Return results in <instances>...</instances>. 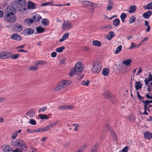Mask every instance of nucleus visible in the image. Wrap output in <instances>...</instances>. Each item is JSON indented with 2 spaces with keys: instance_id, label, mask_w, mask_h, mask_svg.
<instances>
[{
  "instance_id": "49530a36",
  "label": "nucleus",
  "mask_w": 152,
  "mask_h": 152,
  "mask_svg": "<svg viewBox=\"0 0 152 152\" xmlns=\"http://www.w3.org/2000/svg\"><path fill=\"white\" fill-rule=\"evenodd\" d=\"M129 150V147L126 146L124 147L121 151H120L119 152H127Z\"/></svg>"
},
{
  "instance_id": "0eeeda50",
  "label": "nucleus",
  "mask_w": 152,
  "mask_h": 152,
  "mask_svg": "<svg viewBox=\"0 0 152 152\" xmlns=\"http://www.w3.org/2000/svg\"><path fill=\"white\" fill-rule=\"evenodd\" d=\"M103 96L107 99H109L113 104H115L116 102V99L114 96L109 91H105L104 92Z\"/></svg>"
},
{
  "instance_id": "9d476101",
  "label": "nucleus",
  "mask_w": 152,
  "mask_h": 152,
  "mask_svg": "<svg viewBox=\"0 0 152 152\" xmlns=\"http://www.w3.org/2000/svg\"><path fill=\"white\" fill-rule=\"evenodd\" d=\"M34 32L33 29L30 28H27L24 30L23 31V34L25 36H28L32 34Z\"/></svg>"
},
{
  "instance_id": "72a5a7b5",
  "label": "nucleus",
  "mask_w": 152,
  "mask_h": 152,
  "mask_svg": "<svg viewBox=\"0 0 152 152\" xmlns=\"http://www.w3.org/2000/svg\"><path fill=\"white\" fill-rule=\"evenodd\" d=\"M143 8L145 9L151 10H152V4L151 2L146 5H144Z\"/></svg>"
},
{
  "instance_id": "f8f14e48",
  "label": "nucleus",
  "mask_w": 152,
  "mask_h": 152,
  "mask_svg": "<svg viewBox=\"0 0 152 152\" xmlns=\"http://www.w3.org/2000/svg\"><path fill=\"white\" fill-rule=\"evenodd\" d=\"M14 28L18 32L21 31L23 30V26L18 23H16L14 24Z\"/></svg>"
},
{
  "instance_id": "f03ea898",
  "label": "nucleus",
  "mask_w": 152,
  "mask_h": 152,
  "mask_svg": "<svg viewBox=\"0 0 152 152\" xmlns=\"http://www.w3.org/2000/svg\"><path fill=\"white\" fill-rule=\"evenodd\" d=\"M71 83L69 80H64L59 82L55 87L54 90L58 91L69 86Z\"/></svg>"
},
{
  "instance_id": "6e6d98bb",
  "label": "nucleus",
  "mask_w": 152,
  "mask_h": 152,
  "mask_svg": "<svg viewBox=\"0 0 152 152\" xmlns=\"http://www.w3.org/2000/svg\"><path fill=\"white\" fill-rule=\"evenodd\" d=\"M47 107L45 106L40 108L39 110V112L40 113L41 112H43L45 111L47 109Z\"/></svg>"
},
{
  "instance_id": "a19ab883",
  "label": "nucleus",
  "mask_w": 152,
  "mask_h": 152,
  "mask_svg": "<svg viewBox=\"0 0 152 152\" xmlns=\"http://www.w3.org/2000/svg\"><path fill=\"white\" fill-rule=\"evenodd\" d=\"M136 20V18L134 15H132L130 18L129 23L132 24Z\"/></svg>"
},
{
  "instance_id": "6ab92c4d",
  "label": "nucleus",
  "mask_w": 152,
  "mask_h": 152,
  "mask_svg": "<svg viewBox=\"0 0 152 152\" xmlns=\"http://www.w3.org/2000/svg\"><path fill=\"white\" fill-rule=\"evenodd\" d=\"M42 17L40 16L39 14H36L35 16L33 17V19L34 21L37 22L39 21L41 18Z\"/></svg>"
},
{
  "instance_id": "774afa93",
  "label": "nucleus",
  "mask_w": 152,
  "mask_h": 152,
  "mask_svg": "<svg viewBox=\"0 0 152 152\" xmlns=\"http://www.w3.org/2000/svg\"><path fill=\"white\" fill-rule=\"evenodd\" d=\"M66 60V59L65 58H64L62 59L60 61V64H63L64 63Z\"/></svg>"
},
{
  "instance_id": "ddd939ff",
  "label": "nucleus",
  "mask_w": 152,
  "mask_h": 152,
  "mask_svg": "<svg viewBox=\"0 0 152 152\" xmlns=\"http://www.w3.org/2000/svg\"><path fill=\"white\" fill-rule=\"evenodd\" d=\"M82 3L83 7H92L93 4L92 2L87 1H82Z\"/></svg>"
},
{
  "instance_id": "3c124183",
  "label": "nucleus",
  "mask_w": 152,
  "mask_h": 152,
  "mask_svg": "<svg viewBox=\"0 0 152 152\" xmlns=\"http://www.w3.org/2000/svg\"><path fill=\"white\" fill-rule=\"evenodd\" d=\"M51 129V127L48 125L47 126L44 128H42V131H47Z\"/></svg>"
},
{
  "instance_id": "f704fd0d",
  "label": "nucleus",
  "mask_w": 152,
  "mask_h": 152,
  "mask_svg": "<svg viewBox=\"0 0 152 152\" xmlns=\"http://www.w3.org/2000/svg\"><path fill=\"white\" fill-rule=\"evenodd\" d=\"M37 31L38 33H41L45 31V29L41 27H37Z\"/></svg>"
},
{
  "instance_id": "c03bdc74",
  "label": "nucleus",
  "mask_w": 152,
  "mask_h": 152,
  "mask_svg": "<svg viewBox=\"0 0 152 152\" xmlns=\"http://www.w3.org/2000/svg\"><path fill=\"white\" fill-rule=\"evenodd\" d=\"M142 102L147 106L150 103H152V100H146L144 101L143 100H142Z\"/></svg>"
},
{
  "instance_id": "20e7f679",
  "label": "nucleus",
  "mask_w": 152,
  "mask_h": 152,
  "mask_svg": "<svg viewBox=\"0 0 152 152\" xmlns=\"http://www.w3.org/2000/svg\"><path fill=\"white\" fill-rule=\"evenodd\" d=\"M102 68V64L99 61L94 60L93 62V66L91 69L93 72L96 74L99 73Z\"/></svg>"
},
{
  "instance_id": "680f3d73",
  "label": "nucleus",
  "mask_w": 152,
  "mask_h": 152,
  "mask_svg": "<svg viewBox=\"0 0 152 152\" xmlns=\"http://www.w3.org/2000/svg\"><path fill=\"white\" fill-rule=\"evenodd\" d=\"M56 56V53L55 52H53L51 54V56L53 57H55Z\"/></svg>"
},
{
  "instance_id": "f3484780",
  "label": "nucleus",
  "mask_w": 152,
  "mask_h": 152,
  "mask_svg": "<svg viewBox=\"0 0 152 152\" xmlns=\"http://www.w3.org/2000/svg\"><path fill=\"white\" fill-rule=\"evenodd\" d=\"M152 14V12L151 11L148 10L147 12H144L143 14V16L145 19H148L151 16Z\"/></svg>"
},
{
  "instance_id": "a18cd8bd",
  "label": "nucleus",
  "mask_w": 152,
  "mask_h": 152,
  "mask_svg": "<svg viewBox=\"0 0 152 152\" xmlns=\"http://www.w3.org/2000/svg\"><path fill=\"white\" fill-rule=\"evenodd\" d=\"M18 135V132L17 131L15 132H14L12 133V138L13 139H15Z\"/></svg>"
},
{
  "instance_id": "bf43d9fd",
  "label": "nucleus",
  "mask_w": 152,
  "mask_h": 152,
  "mask_svg": "<svg viewBox=\"0 0 152 152\" xmlns=\"http://www.w3.org/2000/svg\"><path fill=\"white\" fill-rule=\"evenodd\" d=\"M6 100V98L4 97H0V103L4 102Z\"/></svg>"
},
{
  "instance_id": "9b49d317",
  "label": "nucleus",
  "mask_w": 152,
  "mask_h": 152,
  "mask_svg": "<svg viewBox=\"0 0 152 152\" xmlns=\"http://www.w3.org/2000/svg\"><path fill=\"white\" fill-rule=\"evenodd\" d=\"M18 145H19L21 148L20 149H19L21 151H26V150L27 148L26 144L22 140H20Z\"/></svg>"
},
{
  "instance_id": "bb28decb",
  "label": "nucleus",
  "mask_w": 152,
  "mask_h": 152,
  "mask_svg": "<svg viewBox=\"0 0 152 152\" xmlns=\"http://www.w3.org/2000/svg\"><path fill=\"white\" fill-rule=\"evenodd\" d=\"M130 9L129 10V13H132L134 12L136 10V6L135 5H131L130 7Z\"/></svg>"
},
{
  "instance_id": "6e6552de",
  "label": "nucleus",
  "mask_w": 152,
  "mask_h": 152,
  "mask_svg": "<svg viewBox=\"0 0 152 152\" xmlns=\"http://www.w3.org/2000/svg\"><path fill=\"white\" fill-rule=\"evenodd\" d=\"M72 26V25L70 21L64 20L62 26V28L63 30H67L71 29Z\"/></svg>"
},
{
  "instance_id": "aec40b11",
  "label": "nucleus",
  "mask_w": 152,
  "mask_h": 152,
  "mask_svg": "<svg viewBox=\"0 0 152 152\" xmlns=\"http://www.w3.org/2000/svg\"><path fill=\"white\" fill-rule=\"evenodd\" d=\"M16 2L21 6H25L26 4L25 0H16Z\"/></svg>"
},
{
  "instance_id": "b1692460",
  "label": "nucleus",
  "mask_w": 152,
  "mask_h": 152,
  "mask_svg": "<svg viewBox=\"0 0 152 152\" xmlns=\"http://www.w3.org/2000/svg\"><path fill=\"white\" fill-rule=\"evenodd\" d=\"M136 85H135V88L136 90L140 89L142 86V84H141V82L140 81L135 82Z\"/></svg>"
},
{
  "instance_id": "338daca9",
  "label": "nucleus",
  "mask_w": 152,
  "mask_h": 152,
  "mask_svg": "<svg viewBox=\"0 0 152 152\" xmlns=\"http://www.w3.org/2000/svg\"><path fill=\"white\" fill-rule=\"evenodd\" d=\"M148 39V37H145L142 41L141 43H143L145 41H147Z\"/></svg>"
},
{
  "instance_id": "cd10ccee",
  "label": "nucleus",
  "mask_w": 152,
  "mask_h": 152,
  "mask_svg": "<svg viewBox=\"0 0 152 152\" xmlns=\"http://www.w3.org/2000/svg\"><path fill=\"white\" fill-rule=\"evenodd\" d=\"M114 36V33L112 31L109 32L108 35L107 36V38L108 40H111Z\"/></svg>"
},
{
  "instance_id": "2f4dec72",
  "label": "nucleus",
  "mask_w": 152,
  "mask_h": 152,
  "mask_svg": "<svg viewBox=\"0 0 152 152\" xmlns=\"http://www.w3.org/2000/svg\"><path fill=\"white\" fill-rule=\"evenodd\" d=\"M38 117L42 119H48L49 118V116L46 114H40Z\"/></svg>"
},
{
  "instance_id": "412c9836",
  "label": "nucleus",
  "mask_w": 152,
  "mask_h": 152,
  "mask_svg": "<svg viewBox=\"0 0 152 152\" xmlns=\"http://www.w3.org/2000/svg\"><path fill=\"white\" fill-rule=\"evenodd\" d=\"M98 147V143H95L91 148L90 152H96Z\"/></svg>"
},
{
  "instance_id": "5701e85b",
  "label": "nucleus",
  "mask_w": 152,
  "mask_h": 152,
  "mask_svg": "<svg viewBox=\"0 0 152 152\" xmlns=\"http://www.w3.org/2000/svg\"><path fill=\"white\" fill-rule=\"evenodd\" d=\"M69 33H65L63 35L61 38L59 40V41L60 42H61L67 39L69 36Z\"/></svg>"
},
{
  "instance_id": "dca6fc26",
  "label": "nucleus",
  "mask_w": 152,
  "mask_h": 152,
  "mask_svg": "<svg viewBox=\"0 0 152 152\" xmlns=\"http://www.w3.org/2000/svg\"><path fill=\"white\" fill-rule=\"evenodd\" d=\"M110 72V69L105 68L103 69L102 71V74L104 76H107L108 75V74Z\"/></svg>"
},
{
  "instance_id": "a211bd4d",
  "label": "nucleus",
  "mask_w": 152,
  "mask_h": 152,
  "mask_svg": "<svg viewBox=\"0 0 152 152\" xmlns=\"http://www.w3.org/2000/svg\"><path fill=\"white\" fill-rule=\"evenodd\" d=\"M34 63L36 65H45L47 64V62L43 60H39L37 61H35Z\"/></svg>"
},
{
  "instance_id": "f257e3e1",
  "label": "nucleus",
  "mask_w": 152,
  "mask_h": 152,
  "mask_svg": "<svg viewBox=\"0 0 152 152\" xmlns=\"http://www.w3.org/2000/svg\"><path fill=\"white\" fill-rule=\"evenodd\" d=\"M83 69V66L81 62L77 63L74 68L71 69L69 73L70 76L74 75H79L82 73Z\"/></svg>"
},
{
  "instance_id": "e433bc0d",
  "label": "nucleus",
  "mask_w": 152,
  "mask_h": 152,
  "mask_svg": "<svg viewBox=\"0 0 152 152\" xmlns=\"http://www.w3.org/2000/svg\"><path fill=\"white\" fill-rule=\"evenodd\" d=\"M122 49V46L121 45H120L118 46L116 49L115 53L116 54H118L120 51H121Z\"/></svg>"
},
{
  "instance_id": "7ed1b4c3",
  "label": "nucleus",
  "mask_w": 152,
  "mask_h": 152,
  "mask_svg": "<svg viewBox=\"0 0 152 152\" xmlns=\"http://www.w3.org/2000/svg\"><path fill=\"white\" fill-rule=\"evenodd\" d=\"M19 55H12L10 53L7 52L0 51V58L2 59H8L11 58L12 59H16L19 57Z\"/></svg>"
},
{
  "instance_id": "4468645a",
  "label": "nucleus",
  "mask_w": 152,
  "mask_h": 152,
  "mask_svg": "<svg viewBox=\"0 0 152 152\" xmlns=\"http://www.w3.org/2000/svg\"><path fill=\"white\" fill-rule=\"evenodd\" d=\"M10 38L14 40H16L18 41L21 39V37L18 34L14 33L12 34L10 36Z\"/></svg>"
},
{
  "instance_id": "79ce46f5",
  "label": "nucleus",
  "mask_w": 152,
  "mask_h": 152,
  "mask_svg": "<svg viewBox=\"0 0 152 152\" xmlns=\"http://www.w3.org/2000/svg\"><path fill=\"white\" fill-rule=\"evenodd\" d=\"M20 140H17L15 141H12V144L14 146L18 145Z\"/></svg>"
},
{
  "instance_id": "864d4df0",
  "label": "nucleus",
  "mask_w": 152,
  "mask_h": 152,
  "mask_svg": "<svg viewBox=\"0 0 152 152\" xmlns=\"http://www.w3.org/2000/svg\"><path fill=\"white\" fill-rule=\"evenodd\" d=\"M58 122L56 121V122L52 123L49 125L50 126V127H51V128H52L53 127V126L56 125V124H58Z\"/></svg>"
},
{
  "instance_id": "13d9d810",
  "label": "nucleus",
  "mask_w": 152,
  "mask_h": 152,
  "mask_svg": "<svg viewBox=\"0 0 152 152\" xmlns=\"http://www.w3.org/2000/svg\"><path fill=\"white\" fill-rule=\"evenodd\" d=\"M142 69L141 67H140L139 68L138 71L136 74V75H139L140 73L142 72Z\"/></svg>"
},
{
  "instance_id": "1a4fd4ad",
  "label": "nucleus",
  "mask_w": 152,
  "mask_h": 152,
  "mask_svg": "<svg viewBox=\"0 0 152 152\" xmlns=\"http://www.w3.org/2000/svg\"><path fill=\"white\" fill-rule=\"evenodd\" d=\"M15 10L14 8L11 6H8L5 9V13H8L10 14L15 15L14 12Z\"/></svg>"
},
{
  "instance_id": "09e8293b",
  "label": "nucleus",
  "mask_w": 152,
  "mask_h": 152,
  "mask_svg": "<svg viewBox=\"0 0 152 152\" xmlns=\"http://www.w3.org/2000/svg\"><path fill=\"white\" fill-rule=\"evenodd\" d=\"M90 83V81L88 80H87V81L86 82L85 81H82L81 82V84L83 85H84L86 86H88L89 85V83Z\"/></svg>"
},
{
  "instance_id": "58836bf2",
  "label": "nucleus",
  "mask_w": 152,
  "mask_h": 152,
  "mask_svg": "<svg viewBox=\"0 0 152 152\" xmlns=\"http://www.w3.org/2000/svg\"><path fill=\"white\" fill-rule=\"evenodd\" d=\"M129 117V119L132 122H133L134 121L136 118L135 116L133 114H131L130 115Z\"/></svg>"
},
{
  "instance_id": "37998d69",
  "label": "nucleus",
  "mask_w": 152,
  "mask_h": 152,
  "mask_svg": "<svg viewBox=\"0 0 152 152\" xmlns=\"http://www.w3.org/2000/svg\"><path fill=\"white\" fill-rule=\"evenodd\" d=\"M111 136L113 137V139L115 140H116L117 139V137L115 133L112 130L110 131Z\"/></svg>"
},
{
  "instance_id": "de8ad7c7",
  "label": "nucleus",
  "mask_w": 152,
  "mask_h": 152,
  "mask_svg": "<svg viewBox=\"0 0 152 152\" xmlns=\"http://www.w3.org/2000/svg\"><path fill=\"white\" fill-rule=\"evenodd\" d=\"M29 69L31 71H35L38 69L37 66H32L29 67Z\"/></svg>"
},
{
  "instance_id": "4c0bfd02",
  "label": "nucleus",
  "mask_w": 152,
  "mask_h": 152,
  "mask_svg": "<svg viewBox=\"0 0 152 152\" xmlns=\"http://www.w3.org/2000/svg\"><path fill=\"white\" fill-rule=\"evenodd\" d=\"M65 49L64 46H62L58 48H56V51L58 52L61 53L62 52L63 50Z\"/></svg>"
},
{
  "instance_id": "8fccbe9b",
  "label": "nucleus",
  "mask_w": 152,
  "mask_h": 152,
  "mask_svg": "<svg viewBox=\"0 0 152 152\" xmlns=\"http://www.w3.org/2000/svg\"><path fill=\"white\" fill-rule=\"evenodd\" d=\"M29 123L32 125H35L36 124V121L33 119H31L29 121Z\"/></svg>"
},
{
  "instance_id": "c9c22d12",
  "label": "nucleus",
  "mask_w": 152,
  "mask_h": 152,
  "mask_svg": "<svg viewBox=\"0 0 152 152\" xmlns=\"http://www.w3.org/2000/svg\"><path fill=\"white\" fill-rule=\"evenodd\" d=\"M127 16L126 14L125 13H122L120 16V18L122 22H124V20Z\"/></svg>"
},
{
  "instance_id": "4be33fe9",
  "label": "nucleus",
  "mask_w": 152,
  "mask_h": 152,
  "mask_svg": "<svg viewBox=\"0 0 152 152\" xmlns=\"http://www.w3.org/2000/svg\"><path fill=\"white\" fill-rule=\"evenodd\" d=\"M24 22L25 23L28 25L32 24L34 22L33 20L31 18H27L25 20Z\"/></svg>"
},
{
  "instance_id": "69168bd1",
  "label": "nucleus",
  "mask_w": 152,
  "mask_h": 152,
  "mask_svg": "<svg viewBox=\"0 0 152 152\" xmlns=\"http://www.w3.org/2000/svg\"><path fill=\"white\" fill-rule=\"evenodd\" d=\"M18 52H23L25 53H26L27 52V51L26 50L23 49H20L18 50Z\"/></svg>"
},
{
  "instance_id": "ea45409f",
  "label": "nucleus",
  "mask_w": 152,
  "mask_h": 152,
  "mask_svg": "<svg viewBox=\"0 0 152 152\" xmlns=\"http://www.w3.org/2000/svg\"><path fill=\"white\" fill-rule=\"evenodd\" d=\"M151 81H152V77H149L145 79L144 81L145 85H147L148 83Z\"/></svg>"
},
{
  "instance_id": "7c9ffc66",
  "label": "nucleus",
  "mask_w": 152,
  "mask_h": 152,
  "mask_svg": "<svg viewBox=\"0 0 152 152\" xmlns=\"http://www.w3.org/2000/svg\"><path fill=\"white\" fill-rule=\"evenodd\" d=\"M42 24L44 26H47L49 24V22L47 19H43L41 21Z\"/></svg>"
},
{
  "instance_id": "423d86ee",
  "label": "nucleus",
  "mask_w": 152,
  "mask_h": 152,
  "mask_svg": "<svg viewBox=\"0 0 152 152\" xmlns=\"http://www.w3.org/2000/svg\"><path fill=\"white\" fill-rule=\"evenodd\" d=\"M4 18L5 20L8 22L13 23L15 22L16 20V18L15 15L5 13Z\"/></svg>"
},
{
  "instance_id": "0e129e2a",
  "label": "nucleus",
  "mask_w": 152,
  "mask_h": 152,
  "mask_svg": "<svg viewBox=\"0 0 152 152\" xmlns=\"http://www.w3.org/2000/svg\"><path fill=\"white\" fill-rule=\"evenodd\" d=\"M30 151L32 152H36L37 151V149L36 148H31Z\"/></svg>"
},
{
  "instance_id": "393cba45",
  "label": "nucleus",
  "mask_w": 152,
  "mask_h": 152,
  "mask_svg": "<svg viewBox=\"0 0 152 152\" xmlns=\"http://www.w3.org/2000/svg\"><path fill=\"white\" fill-rule=\"evenodd\" d=\"M132 60L130 59L124 61L122 62V64L126 66H129L130 65Z\"/></svg>"
},
{
  "instance_id": "e2e57ef3",
  "label": "nucleus",
  "mask_w": 152,
  "mask_h": 152,
  "mask_svg": "<svg viewBox=\"0 0 152 152\" xmlns=\"http://www.w3.org/2000/svg\"><path fill=\"white\" fill-rule=\"evenodd\" d=\"M145 96L148 99L152 100V95L151 96H150L148 94H147Z\"/></svg>"
},
{
  "instance_id": "473e14b6",
  "label": "nucleus",
  "mask_w": 152,
  "mask_h": 152,
  "mask_svg": "<svg viewBox=\"0 0 152 152\" xmlns=\"http://www.w3.org/2000/svg\"><path fill=\"white\" fill-rule=\"evenodd\" d=\"M120 23V21L118 18H116L113 21V24L115 26H118Z\"/></svg>"
},
{
  "instance_id": "2eb2a0df",
  "label": "nucleus",
  "mask_w": 152,
  "mask_h": 152,
  "mask_svg": "<svg viewBox=\"0 0 152 152\" xmlns=\"http://www.w3.org/2000/svg\"><path fill=\"white\" fill-rule=\"evenodd\" d=\"M143 134L145 139L149 140L152 138V134L150 132H145Z\"/></svg>"
},
{
  "instance_id": "052dcab7",
  "label": "nucleus",
  "mask_w": 152,
  "mask_h": 152,
  "mask_svg": "<svg viewBox=\"0 0 152 152\" xmlns=\"http://www.w3.org/2000/svg\"><path fill=\"white\" fill-rule=\"evenodd\" d=\"M66 109H71L72 108L73 106L71 105H66Z\"/></svg>"
},
{
  "instance_id": "c756f323",
  "label": "nucleus",
  "mask_w": 152,
  "mask_h": 152,
  "mask_svg": "<svg viewBox=\"0 0 152 152\" xmlns=\"http://www.w3.org/2000/svg\"><path fill=\"white\" fill-rule=\"evenodd\" d=\"M92 44L95 46L99 47L101 45V43L99 41L94 40Z\"/></svg>"
},
{
  "instance_id": "a878e982",
  "label": "nucleus",
  "mask_w": 152,
  "mask_h": 152,
  "mask_svg": "<svg viewBox=\"0 0 152 152\" xmlns=\"http://www.w3.org/2000/svg\"><path fill=\"white\" fill-rule=\"evenodd\" d=\"M28 8L29 9H35V4L32 2H29L28 3Z\"/></svg>"
},
{
  "instance_id": "5fc2aeb1",
  "label": "nucleus",
  "mask_w": 152,
  "mask_h": 152,
  "mask_svg": "<svg viewBox=\"0 0 152 152\" xmlns=\"http://www.w3.org/2000/svg\"><path fill=\"white\" fill-rule=\"evenodd\" d=\"M42 131V128L40 129L39 128H38L37 129L34 130H33V132L37 133L38 132H40Z\"/></svg>"
},
{
  "instance_id": "c85d7f7f",
  "label": "nucleus",
  "mask_w": 152,
  "mask_h": 152,
  "mask_svg": "<svg viewBox=\"0 0 152 152\" xmlns=\"http://www.w3.org/2000/svg\"><path fill=\"white\" fill-rule=\"evenodd\" d=\"M35 113V112L33 110H31L26 113V115L30 117H33L34 116Z\"/></svg>"
},
{
  "instance_id": "39448f33",
  "label": "nucleus",
  "mask_w": 152,
  "mask_h": 152,
  "mask_svg": "<svg viewBox=\"0 0 152 152\" xmlns=\"http://www.w3.org/2000/svg\"><path fill=\"white\" fill-rule=\"evenodd\" d=\"M1 149L3 152H22L18 148H16L12 151L11 148L6 145H3L2 146Z\"/></svg>"
},
{
  "instance_id": "603ef678",
  "label": "nucleus",
  "mask_w": 152,
  "mask_h": 152,
  "mask_svg": "<svg viewBox=\"0 0 152 152\" xmlns=\"http://www.w3.org/2000/svg\"><path fill=\"white\" fill-rule=\"evenodd\" d=\"M136 46H137L135 45V43L134 42H132L131 43V45L130 46L129 48V49L130 50L132 49L135 47Z\"/></svg>"
},
{
  "instance_id": "4d7b16f0",
  "label": "nucleus",
  "mask_w": 152,
  "mask_h": 152,
  "mask_svg": "<svg viewBox=\"0 0 152 152\" xmlns=\"http://www.w3.org/2000/svg\"><path fill=\"white\" fill-rule=\"evenodd\" d=\"M66 105H61L60 106L58 107V108L59 109L64 110L65 109H66Z\"/></svg>"
}]
</instances>
